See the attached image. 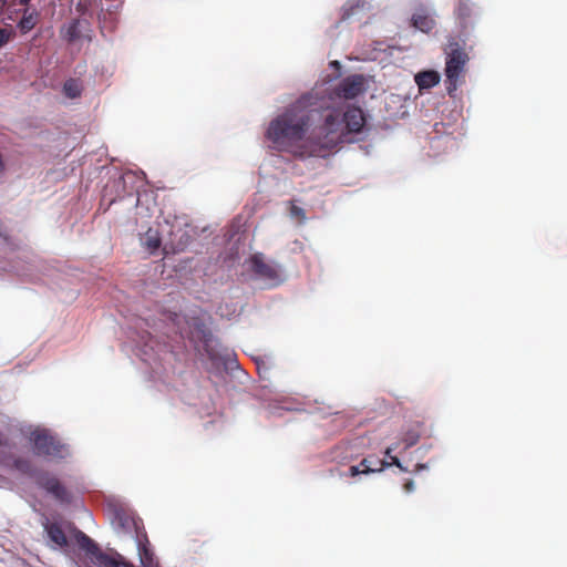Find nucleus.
Listing matches in <instances>:
<instances>
[{"label":"nucleus","instance_id":"nucleus-30","mask_svg":"<svg viewBox=\"0 0 567 567\" xmlns=\"http://www.w3.org/2000/svg\"><path fill=\"white\" fill-rule=\"evenodd\" d=\"M424 468H426V465H424V464H416L414 472H419V471L424 470Z\"/></svg>","mask_w":567,"mask_h":567},{"label":"nucleus","instance_id":"nucleus-33","mask_svg":"<svg viewBox=\"0 0 567 567\" xmlns=\"http://www.w3.org/2000/svg\"><path fill=\"white\" fill-rule=\"evenodd\" d=\"M0 236H2V233L0 231Z\"/></svg>","mask_w":567,"mask_h":567},{"label":"nucleus","instance_id":"nucleus-18","mask_svg":"<svg viewBox=\"0 0 567 567\" xmlns=\"http://www.w3.org/2000/svg\"><path fill=\"white\" fill-rule=\"evenodd\" d=\"M38 12L35 10L30 11L28 8L23 11V16L19 22V28L22 32H29L32 30L38 22Z\"/></svg>","mask_w":567,"mask_h":567},{"label":"nucleus","instance_id":"nucleus-27","mask_svg":"<svg viewBox=\"0 0 567 567\" xmlns=\"http://www.w3.org/2000/svg\"><path fill=\"white\" fill-rule=\"evenodd\" d=\"M361 470H362V467L360 466V464L359 465L350 466V468H349V476L354 477V476H357L359 474H363L361 472Z\"/></svg>","mask_w":567,"mask_h":567},{"label":"nucleus","instance_id":"nucleus-16","mask_svg":"<svg viewBox=\"0 0 567 567\" xmlns=\"http://www.w3.org/2000/svg\"><path fill=\"white\" fill-rule=\"evenodd\" d=\"M360 466L362 467L361 472L363 474H370L375 472H382L384 468L389 467L390 464L385 460H381L374 455H370L364 457L360 462Z\"/></svg>","mask_w":567,"mask_h":567},{"label":"nucleus","instance_id":"nucleus-13","mask_svg":"<svg viewBox=\"0 0 567 567\" xmlns=\"http://www.w3.org/2000/svg\"><path fill=\"white\" fill-rule=\"evenodd\" d=\"M82 24L83 22L80 19H73L68 24H64L60 30L61 38L68 43H74L80 40L82 37Z\"/></svg>","mask_w":567,"mask_h":567},{"label":"nucleus","instance_id":"nucleus-3","mask_svg":"<svg viewBox=\"0 0 567 567\" xmlns=\"http://www.w3.org/2000/svg\"><path fill=\"white\" fill-rule=\"evenodd\" d=\"M464 41L454 37L447 40L444 48L445 53V83L449 95L453 93L464 83L466 74V65L470 61L468 53L465 51Z\"/></svg>","mask_w":567,"mask_h":567},{"label":"nucleus","instance_id":"nucleus-21","mask_svg":"<svg viewBox=\"0 0 567 567\" xmlns=\"http://www.w3.org/2000/svg\"><path fill=\"white\" fill-rule=\"evenodd\" d=\"M144 245L150 250V252L157 250L161 246V238L158 237V234L152 229H148Z\"/></svg>","mask_w":567,"mask_h":567},{"label":"nucleus","instance_id":"nucleus-24","mask_svg":"<svg viewBox=\"0 0 567 567\" xmlns=\"http://www.w3.org/2000/svg\"><path fill=\"white\" fill-rule=\"evenodd\" d=\"M290 215H291L292 217H297V218H299V219H301V220H303V219L306 218V213H305V210H303L301 207H299V206H297V205H295V204H291V207H290Z\"/></svg>","mask_w":567,"mask_h":567},{"label":"nucleus","instance_id":"nucleus-7","mask_svg":"<svg viewBox=\"0 0 567 567\" xmlns=\"http://www.w3.org/2000/svg\"><path fill=\"white\" fill-rule=\"evenodd\" d=\"M364 90V80L362 75H352L343 79L336 89L338 96L351 100L361 94Z\"/></svg>","mask_w":567,"mask_h":567},{"label":"nucleus","instance_id":"nucleus-20","mask_svg":"<svg viewBox=\"0 0 567 567\" xmlns=\"http://www.w3.org/2000/svg\"><path fill=\"white\" fill-rule=\"evenodd\" d=\"M420 436L421 431L419 425L408 429L402 436V441L405 444V449L415 445L419 442Z\"/></svg>","mask_w":567,"mask_h":567},{"label":"nucleus","instance_id":"nucleus-5","mask_svg":"<svg viewBox=\"0 0 567 567\" xmlns=\"http://www.w3.org/2000/svg\"><path fill=\"white\" fill-rule=\"evenodd\" d=\"M188 326L192 340L203 344L204 351L210 360H217L219 358L218 342L209 328L197 318H193Z\"/></svg>","mask_w":567,"mask_h":567},{"label":"nucleus","instance_id":"nucleus-25","mask_svg":"<svg viewBox=\"0 0 567 567\" xmlns=\"http://www.w3.org/2000/svg\"><path fill=\"white\" fill-rule=\"evenodd\" d=\"M12 35V31L10 29L3 28L0 29V48L8 43Z\"/></svg>","mask_w":567,"mask_h":567},{"label":"nucleus","instance_id":"nucleus-28","mask_svg":"<svg viewBox=\"0 0 567 567\" xmlns=\"http://www.w3.org/2000/svg\"><path fill=\"white\" fill-rule=\"evenodd\" d=\"M403 488L406 493H411L414 491V482L412 480H408L404 485H403Z\"/></svg>","mask_w":567,"mask_h":567},{"label":"nucleus","instance_id":"nucleus-2","mask_svg":"<svg viewBox=\"0 0 567 567\" xmlns=\"http://www.w3.org/2000/svg\"><path fill=\"white\" fill-rule=\"evenodd\" d=\"M312 113L313 111L307 107L306 99H299L269 123L267 138L278 150L292 152L300 157H310L311 155L302 154V152L315 133L313 128L310 135L306 136L311 124Z\"/></svg>","mask_w":567,"mask_h":567},{"label":"nucleus","instance_id":"nucleus-14","mask_svg":"<svg viewBox=\"0 0 567 567\" xmlns=\"http://www.w3.org/2000/svg\"><path fill=\"white\" fill-rule=\"evenodd\" d=\"M145 542L138 540V555L140 560L143 567H161L158 560L156 559L154 553L150 548V543L144 535Z\"/></svg>","mask_w":567,"mask_h":567},{"label":"nucleus","instance_id":"nucleus-19","mask_svg":"<svg viewBox=\"0 0 567 567\" xmlns=\"http://www.w3.org/2000/svg\"><path fill=\"white\" fill-rule=\"evenodd\" d=\"M63 92L70 99L79 97L82 92L81 83L75 79H69L64 82Z\"/></svg>","mask_w":567,"mask_h":567},{"label":"nucleus","instance_id":"nucleus-4","mask_svg":"<svg viewBox=\"0 0 567 567\" xmlns=\"http://www.w3.org/2000/svg\"><path fill=\"white\" fill-rule=\"evenodd\" d=\"M30 441L33 444L34 453L52 460H63L69 455L68 446L48 430H34Z\"/></svg>","mask_w":567,"mask_h":567},{"label":"nucleus","instance_id":"nucleus-9","mask_svg":"<svg viewBox=\"0 0 567 567\" xmlns=\"http://www.w3.org/2000/svg\"><path fill=\"white\" fill-rule=\"evenodd\" d=\"M411 22L415 29L424 33L431 32L436 24L434 18L423 7L416 9V11L413 13L411 18Z\"/></svg>","mask_w":567,"mask_h":567},{"label":"nucleus","instance_id":"nucleus-8","mask_svg":"<svg viewBox=\"0 0 567 567\" xmlns=\"http://www.w3.org/2000/svg\"><path fill=\"white\" fill-rule=\"evenodd\" d=\"M454 13L462 31H465L476 16L475 3L472 0H458Z\"/></svg>","mask_w":567,"mask_h":567},{"label":"nucleus","instance_id":"nucleus-12","mask_svg":"<svg viewBox=\"0 0 567 567\" xmlns=\"http://www.w3.org/2000/svg\"><path fill=\"white\" fill-rule=\"evenodd\" d=\"M75 539L79 546L92 557L94 563H96L100 558V555L104 553L101 550L99 545L94 543L93 539H91L86 534L79 529L75 530Z\"/></svg>","mask_w":567,"mask_h":567},{"label":"nucleus","instance_id":"nucleus-23","mask_svg":"<svg viewBox=\"0 0 567 567\" xmlns=\"http://www.w3.org/2000/svg\"><path fill=\"white\" fill-rule=\"evenodd\" d=\"M364 8V2L363 1H354V2H351V3H348L347 6L343 7L342 9V17H341V20H348L350 19L357 10H360V9H363Z\"/></svg>","mask_w":567,"mask_h":567},{"label":"nucleus","instance_id":"nucleus-32","mask_svg":"<svg viewBox=\"0 0 567 567\" xmlns=\"http://www.w3.org/2000/svg\"><path fill=\"white\" fill-rule=\"evenodd\" d=\"M31 0H18L19 4L28 6Z\"/></svg>","mask_w":567,"mask_h":567},{"label":"nucleus","instance_id":"nucleus-15","mask_svg":"<svg viewBox=\"0 0 567 567\" xmlns=\"http://www.w3.org/2000/svg\"><path fill=\"white\" fill-rule=\"evenodd\" d=\"M97 565L102 567H136L131 561L126 560L121 554L115 553L114 555H109L103 553L100 555Z\"/></svg>","mask_w":567,"mask_h":567},{"label":"nucleus","instance_id":"nucleus-22","mask_svg":"<svg viewBox=\"0 0 567 567\" xmlns=\"http://www.w3.org/2000/svg\"><path fill=\"white\" fill-rule=\"evenodd\" d=\"M13 467L22 474L31 475L33 472V465L30 460L23 457H17L13 461Z\"/></svg>","mask_w":567,"mask_h":567},{"label":"nucleus","instance_id":"nucleus-29","mask_svg":"<svg viewBox=\"0 0 567 567\" xmlns=\"http://www.w3.org/2000/svg\"><path fill=\"white\" fill-rule=\"evenodd\" d=\"M395 449H396V447H388V449L385 450V452H384L385 456H388V457H390V458H391V456H392V455H391V453H392V451H393V450H395Z\"/></svg>","mask_w":567,"mask_h":567},{"label":"nucleus","instance_id":"nucleus-11","mask_svg":"<svg viewBox=\"0 0 567 567\" xmlns=\"http://www.w3.org/2000/svg\"><path fill=\"white\" fill-rule=\"evenodd\" d=\"M41 486L61 502L69 501V493L56 477L47 476L41 480Z\"/></svg>","mask_w":567,"mask_h":567},{"label":"nucleus","instance_id":"nucleus-1","mask_svg":"<svg viewBox=\"0 0 567 567\" xmlns=\"http://www.w3.org/2000/svg\"><path fill=\"white\" fill-rule=\"evenodd\" d=\"M364 124L363 111L358 106H350L346 112L329 109L323 114V123L315 127L302 154L326 157L344 142L348 134L360 133Z\"/></svg>","mask_w":567,"mask_h":567},{"label":"nucleus","instance_id":"nucleus-6","mask_svg":"<svg viewBox=\"0 0 567 567\" xmlns=\"http://www.w3.org/2000/svg\"><path fill=\"white\" fill-rule=\"evenodd\" d=\"M251 271L265 280H278L280 267L274 261H267L261 252H256L249 258Z\"/></svg>","mask_w":567,"mask_h":567},{"label":"nucleus","instance_id":"nucleus-17","mask_svg":"<svg viewBox=\"0 0 567 567\" xmlns=\"http://www.w3.org/2000/svg\"><path fill=\"white\" fill-rule=\"evenodd\" d=\"M415 82L420 90L431 89L440 82V74L436 71H422L415 75Z\"/></svg>","mask_w":567,"mask_h":567},{"label":"nucleus","instance_id":"nucleus-26","mask_svg":"<svg viewBox=\"0 0 567 567\" xmlns=\"http://www.w3.org/2000/svg\"><path fill=\"white\" fill-rule=\"evenodd\" d=\"M390 460H391V462H388L390 464V466L394 465L403 472L408 471V468L402 465V463L400 462V460L396 456H391Z\"/></svg>","mask_w":567,"mask_h":567},{"label":"nucleus","instance_id":"nucleus-10","mask_svg":"<svg viewBox=\"0 0 567 567\" xmlns=\"http://www.w3.org/2000/svg\"><path fill=\"white\" fill-rule=\"evenodd\" d=\"M44 530L49 537V539L53 543L56 548H65L69 545L68 537L59 523L55 522H47L44 525Z\"/></svg>","mask_w":567,"mask_h":567},{"label":"nucleus","instance_id":"nucleus-31","mask_svg":"<svg viewBox=\"0 0 567 567\" xmlns=\"http://www.w3.org/2000/svg\"><path fill=\"white\" fill-rule=\"evenodd\" d=\"M0 445L1 446H6L7 445V440L2 435H0Z\"/></svg>","mask_w":567,"mask_h":567}]
</instances>
